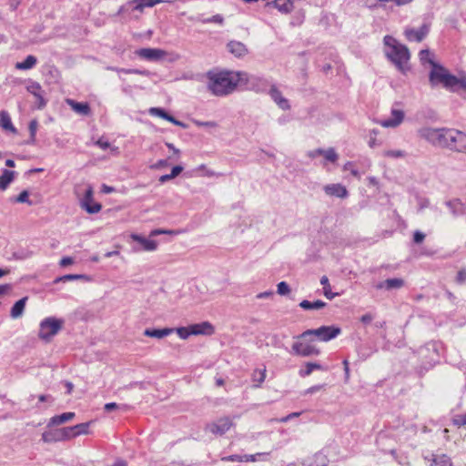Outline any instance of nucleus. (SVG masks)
I'll list each match as a JSON object with an SVG mask.
<instances>
[{
    "instance_id": "obj_64",
    "label": "nucleus",
    "mask_w": 466,
    "mask_h": 466,
    "mask_svg": "<svg viewBox=\"0 0 466 466\" xmlns=\"http://www.w3.org/2000/svg\"><path fill=\"white\" fill-rule=\"evenodd\" d=\"M170 179H173L171 177H170V174H167V175H163L159 177V181L161 183H165Z\"/></svg>"
},
{
    "instance_id": "obj_1",
    "label": "nucleus",
    "mask_w": 466,
    "mask_h": 466,
    "mask_svg": "<svg viewBox=\"0 0 466 466\" xmlns=\"http://www.w3.org/2000/svg\"><path fill=\"white\" fill-rule=\"evenodd\" d=\"M208 88L216 96H226L238 87L247 86L249 77L247 73L236 71L208 72Z\"/></svg>"
},
{
    "instance_id": "obj_24",
    "label": "nucleus",
    "mask_w": 466,
    "mask_h": 466,
    "mask_svg": "<svg viewBox=\"0 0 466 466\" xmlns=\"http://www.w3.org/2000/svg\"><path fill=\"white\" fill-rule=\"evenodd\" d=\"M271 5L285 14L290 13L294 7L292 0H274Z\"/></svg>"
},
{
    "instance_id": "obj_14",
    "label": "nucleus",
    "mask_w": 466,
    "mask_h": 466,
    "mask_svg": "<svg viewBox=\"0 0 466 466\" xmlns=\"http://www.w3.org/2000/svg\"><path fill=\"white\" fill-rule=\"evenodd\" d=\"M66 102L72 108V110L81 116H89L91 114L90 106L86 102H77L70 98H67Z\"/></svg>"
},
{
    "instance_id": "obj_60",
    "label": "nucleus",
    "mask_w": 466,
    "mask_h": 466,
    "mask_svg": "<svg viewBox=\"0 0 466 466\" xmlns=\"http://www.w3.org/2000/svg\"><path fill=\"white\" fill-rule=\"evenodd\" d=\"M167 166V160H159L157 161L153 167L155 168H161Z\"/></svg>"
},
{
    "instance_id": "obj_51",
    "label": "nucleus",
    "mask_w": 466,
    "mask_h": 466,
    "mask_svg": "<svg viewBox=\"0 0 466 466\" xmlns=\"http://www.w3.org/2000/svg\"><path fill=\"white\" fill-rule=\"evenodd\" d=\"M183 170V167H180V166H176L172 168L171 170V173H170V177L172 178H175L176 177H177Z\"/></svg>"
},
{
    "instance_id": "obj_38",
    "label": "nucleus",
    "mask_w": 466,
    "mask_h": 466,
    "mask_svg": "<svg viewBox=\"0 0 466 466\" xmlns=\"http://www.w3.org/2000/svg\"><path fill=\"white\" fill-rule=\"evenodd\" d=\"M92 421L80 423L73 426L74 431L76 433V437L79 435H87L89 434V427L91 425Z\"/></svg>"
},
{
    "instance_id": "obj_16",
    "label": "nucleus",
    "mask_w": 466,
    "mask_h": 466,
    "mask_svg": "<svg viewBox=\"0 0 466 466\" xmlns=\"http://www.w3.org/2000/svg\"><path fill=\"white\" fill-rule=\"evenodd\" d=\"M138 56L147 60H157L165 56V52L160 49L141 48L137 51Z\"/></svg>"
},
{
    "instance_id": "obj_58",
    "label": "nucleus",
    "mask_w": 466,
    "mask_h": 466,
    "mask_svg": "<svg viewBox=\"0 0 466 466\" xmlns=\"http://www.w3.org/2000/svg\"><path fill=\"white\" fill-rule=\"evenodd\" d=\"M96 145L103 149H106V148L109 147V146H110V144L107 141L103 140V139L97 140Z\"/></svg>"
},
{
    "instance_id": "obj_8",
    "label": "nucleus",
    "mask_w": 466,
    "mask_h": 466,
    "mask_svg": "<svg viewBox=\"0 0 466 466\" xmlns=\"http://www.w3.org/2000/svg\"><path fill=\"white\" fill-rule=\"evenodd\" d=\"M447 130L448 129L445 128H425L420 131V135L424 139H426L430 143L438 147H445Z\"/></svg>"
},
{
    "instance_id": "obj_55",
    "label": "nucleus",
    "mask_w": 466,
    "mask_h": 466,
    "mask_svg": "<svg viewBox=\"0 0 466 466\" xmlns=\"http://www.w3.org/2000/svg\"><path fill=\"white\" fill-rule=\"evenodd\" d=\"M457 281L462 283L466 281V270H460L457 275Z\"/></svg>"
},
{
    "instance_id": "obj_7",
    "label": "nucleus",
    "mask_w": 466,
    "mask_h": 466,
    "mask_svg": "<svg viewBox=\"0 0 466 466\" xmlns=\"http://www.w3.org/2000/svg\"><path fill=\"white\" fill-rule=\"evenodd\" d=\"M292 350L295 354L302 357L318 356L320 350L311 344L305 339H299V336L296 338V340L292 344Z\"/></svg>"
},
{
    "instance_id": "obj_49",
    "label": "nucleus",
    "mask_w": 466,
    "mask_h": 466,
    "mask_svg": "<svg viewBox=\"0 0 466 466\" xmlns=\"http://www.w3.org/2000/svg\"><path fill=\"white\" fill-rule=\"evenodd\" d=\"M425 238V235L420 231H416L413 235V240L415 243L420 244Z\"/></svg>"
},
{
    "instance_id": "obj_17",
    "label": "nucleus",
    "mask_w": 466,
    "mask_h": 466,
    "mask_svg": "<svg viewBox=\"0 0 466 466\" xmlns=\"http://www.w3.org/2000/svg\"><path fill=\"white\" fill-rule=\"evenodd\" d=\"M189 329H191L193 335H211L214 333L213 326L207 321L190 325Z\"/></svg>"
},
{
    "instance_id": "obj_2",
    "label": "nucleus",
    "mask_w": 466,
    "mask_h": 466,
    "mask_svg": "<svg viewBox=\"0 0 466 466\" xmlns=\"http://www.w3.org/2000/svg\"><path fill=\"white\" fill-rule=\"evenodd\" d=\"M385 54L387 57L401 71L409 69L410 52L408 48L400 44L394 37L386 35L384 37Z\"/></svg>"
},
{
    "instance_id": "obj_30",
    "label": "nucleus",
    "mask_w": 466,
    "mask_h": 466,
    "mask_svg": "<svg viewBox=\"0 0 466 466\" xmlns=\"http://www.w3.org/2000/svg\"><path fill=\"white\" fill-rule=\"evenodd\" d=\"M56 434L57 437L56 438V441H66L76 438V433L74 431L73 426L62 428L57 431Z\"/></svg>"
},
{
    "instance_id": "obj_19",
    "label": "nucleus",
    "mask_w": 466,
    "mask_h": 466,
    "mask_svg": "<svg viewBox=\"0 0 466 466\" xmlns=\"http://www.w3.org/2000/svg\"><path fill=\"white\" fill-rule=\"evenodd\" d=\"M0 127L6 132L16 134V128L14 127L11 117L6 111L0 112Z\"/></svg>"
},
{
    "instance_id": "obj_12",
    "label": "nucleus",
    "mask_w": 466,
    "mask_h": 466,
    "mask_svg": "<svg viewBox=\"0 0 466 466\" xmlns=\"http://www.w3.org/2000/svg\"><path fill=\"white\" fill-rule=\"evenodd\" d=\"M428 33L429 27L426 25H423L419 29L406 28L404 32L407 40L416 42H421Z\"/></svg>"
},
{
    "instance_id": "obj_26",
    "label": "nucleus",
    "mask_w": 466,
    "mask_h": 466,
    "mask_svg": "<svg viewBox=\"0 0 466 466\" xmlns=\"http://www.w3.org/2000/svg\"><path fill=\"white\" fill-rule=\"evenodd\" d=\"M75 418L74 412H65L50 419L49 425H60Z\"/></svg>"
},
{
    "instance_id": "obj_34",
    "label": "nucleus",
    "mask_w": 466,
    "mask_h": 466,
    "mask_svg": "<svg viewBox=\"0 0 466 466\" xmlns=\"http://www.w3.org/2000/svg\"><path fill=\"white\" fill-rule=\"evenodd\" d=\"M287 466H326V458L321 455H316L313 458V461L308 465H305L304 463L300 462H292L288 464Z\"/></svg>"
},
{
    "instance_id": "obj_47",
    "label": "nucleus",
    "mask_w": 466,
    "mask_h": 466,
    "mask_svg": "<svg viewBox=\"0 0 466 466\" xmlns=\"http://www.w3.org/2000/svg\"><path fill=\"white\" fill-rule=\"evenodd\" d=\"M37 127H38V123L36 120H32L29 123V130H30L32 140H35V138Z\"/></svg>"
},
{
    "instance_id": "obj_54",
    "label": "nucleus",
    "mask_w": 466,
    "mask_h": 466,
    "mask_svg": "<svg viewBox=\"0 0 466 466\" xmlns=\"http://www.w3.org/2000/svg\"><path fill=\"white\" fill-rule=\"evenodd\" d=\"M378 2H393L397 5H403L410 3L411 0H377Z\"/></svg>"
},
{
    "instance_id": "obj_39",
    "label": "nucleus",
    "mask_w": 466,
    "mask_h": 466,
    "mask_svg": "<svg viewBox=\"0 0 466 466\" xmlns=\"http://www.w3.org/2000/svg\"><path fill=\"white\" fill-rule=\"evenodd\" d=\"M383 157L389 158H402L406 157V152L400 149L386 150L383 152Z\"/></svg>"
},
{
    "instance_id": "obj_61",
    "label": "nucleus",
    "mask_w": 466,
    "mask_h": 466,
    "mask_svg": "<svg viewBox=\"0 0 466 466\" xmlns=\"http://www.w3.org/2000/svg\"><path fill=\"white\" fill-rule=\"evenodd\" d=\"M343 365H344V370H345L346 380H348L350 378L349 361L347 360H345L343 361Z\"/></svg>"
},
{
    "instance_id": "obj_52",
    "label": "nucleus",
    "mask_w": 466,
    "mask_h": 466,
    "mask_svg": "<svg viewBox=\"0 0 466 466\" xmlns=\"http://www.w3.org/2000/svg\"><path fill=\"white\" fill-rule=\"evenodd\" d=\"M262 453H257L255 455H244L243 456V461L249 462V461H256L258 456H261Z\"/></svg>"
},
{
    "instance_id": "obj_11",
    "label": "nucleus",
    "mask_w": 466,
    "mask_h": 466,
    "mask_svg": "<svg viewBox=\"0 0 466 466\" xmlns=\"http://www.w3.org/2000/svg\"><path fill=\"white\" fill-rule=\"evenodd\" d=\"M232 426V420L228 417H223L214 422L208 423L206 430L216 435H223Z\"/></svg>"
},
{
    "instance_id": "obj_3",
    "label": "nucleus",
    "mask_w": 466,
    "mask_h": 466,
    "mask_svg": "<svg viewBox=\"0 0 466 466\" xmlns=\"http://www.w3.org/2000/svg\"><path fill=\"white\" fill-rule=\"evenodd\" d=\"M431 81L432 84H441L444 87L452 91H466V76L457 77L451 75L448 70L441 66H434L431 72Z\"/></svg>"
},
{
    "instance_id": "obj_20",
    "label": "nucleus",
    "mask_w": 466,
    "mask_h": 466,
    "mask_svg": "<svg viewBox=\"0 0 466 466\" xmlns=\"http://www.w3.org/2000/svg\"><path fill=\"white\" fill-rule=\"evenodd\" d=\"M131 238L133 240L140 243L143 246V249H145L147 251H152L157 248V243L156 240L147 239V238L140 237L137 234H132Z\"/></svg>"
},
{
    "instance_id": "obj_5",
    "label": "nucleus",
    "mask_w": 466,
    "mask_h": 466,
    "mask_svg": "<svg viewBox=\"0 0 466 466\" xmlns=\"http://www.w3.org/2000/svg\"><path fill=\"white\" fill-rule=\"evenodd\" d=\"M339 333V328L333 326H322L316 329H307L299 335V339H305L308 336L314 335L321 341H329L336 338Z\"/></svg>"
},
{
    "instance_id": "obj_57",
    "label": "nucleus",
    "mask_w": 466,
    "mask_h": 466,
    "mask_svg": "<svg viewBox=\"0 0 466 466\" xmlns=\"http://www.w3.org/2000/svg\"><path fill=\"white\" fill-rule=\"evenodd\" d=\"M84 276L82 275H66L61 279V280H72V279H83Z\"/></svg>"
},
{
    "instance_id": "obj_25",
    "label": "nucleus",
    "mask_w": 466,
    "mask_h": 466,
    "mask_svg": "<svg viewBox=\"0 0 466 466\" xmlns=\"http://www.w3.org/2000/svg\"><path fill=\"white\" fill-rule=\"evenodd\" d=\"M315 370H326L327 368L321 366L319 363L308 362V363H306L305 368L301 369L299 373L300 377L305 378V377L309 376L312 373V371Z\"/></svg>"
},
{
    "instance_id": "obj_21",
    "label": "nucleus",
    "mask_w": 466,
    "mask_h": 466,
    "mask_svg": "<svg viewBox=\"0 0 466 466\" xmlns=\"http://www.w3.org/2000/svg\"><path fill=\"white\" fill-rule=\"evenodd\" d=\"M15 177V172L5 169L0 176V190H5Z\"/></svg>"
},
{
    "instance_id": "obj_40",
    "label": "nucleus",
    "mask_w": 466,
    "mask_h": 466,
    "mask_svg": "<svg viewBox=\"0 0 466 466\" xmlns=\"http://www.w3.org/2000/svg\"><path fill=\"white\" fill-rule=\"evenodd\" d=\"M452 423L459 428L466 426V412L455 415L452 418Z\"/></svg>"
},
{
    "instance_id": "obj_9",
    "label": "nucleus",
    "mask_w": 466,
    "mask_h": 466,
    "mask_svg": "<svg viewBox=\"0 0 466 466\" xmlns=\"http://www.w3.org/2000/svg\"><path fill=\"white\" fill-rule=\"evenodd\" d=\"M405 112L400 107L399 103L393 105L390 112V116L385 119H381L379 121V124L384 127H399L404 120Z\"/></svg>"
},
{
    "instance_id": "obj_31",
    "label": "nucleus",
    "mask_w": 466,
    "mask_h": 466,
    "mask_svg": "<svg viewBox=\"0 0 466 466\" xmlns=\"http://www.w3.org/2000/svg\"><path fill=\"white\" fill-rule=\"evenodd\" d=\"M26 300L27 298L25 297L15 303V305L11 309V316L13 318H18L23 314Z\"/></svg>"
},
{
    "instance_id": "obj_15",
    "label": "nucleus",
    "mask_w": 466,
    "mask_h": 466,
    "mask_svg": "<svg viewBox=\"0 0 466 466\" xmlns=\"http://www.w3.org/2000/svg\"><path fill=\"white\" fill-rule=\"evenodd\" d=\"M324 191L329 196L344 198L348 196L347 188L341 184H329L324 187Z\"/></svg>"
},
{
    "instance_id": "obj_13",
    "label": "nucleus",
    "mask_w": 466,
    "mask_h": 466,
    "mask_svg": "<svg viewBox=\"0 0 466 466\" xmlns=\"http://www.w3.org/2000/svg\"><path fill=\"white\" fill-rule=\"evenodd\" d=\"M318 156H322L325 159L323 166L326 167V162L336 163L339 159L338 154L335 152L333 148H329L327 150L317 149L309 153L310 157H316Z\"/></svg>"
},
{
    "instance_id": "obj_41",
    "label": "nucleus",
    "mask_w": 466,
    "mask_h": 466,
    "mask_svg": "<svg viewBox=\"0 0 466 466\" xmlns=\"http://www.w3.org/2000/svg\"><path fill=\"white\" fill-rule=\"evenodd\" d=\"M377 136L378 131L372 130L370 132L369 146L370 147L381 145L382 142L377 139Z\"/></svg>"
},
{
    "instance_id": "obj_50",
    "label": "nucleus",
    "mask_w": 466,
    "mask_h": 466,
    "mask_svg": "<svg viewBox=\"0 0 466 466\" xmlns=\"http://www.w3.org/2000/svg\"><path fill=\"white\" fill-rule=\"evenodd\" d=\"M175 232L172 230H165V229H154L150 232V237H155L160 234H174Z\"/></svg>"
},
{
    "instance_id": "obj_43",
    "label": "nucleus",
    "mask_w": 466,
    "mask_h": 466,
    "mask_svg": "<svg viewBox=\"0 0 466 466\" xmlns=\"http://www.w3.org/2000/svg\"><path fill=\"white\" fill-rule=\"evenodd\" d=\"M343 169L344 170H349L351 175L357 178H360V172L355 168L354 167V164L352 162H347L344 167H343Z\"/></svg>"
},
{
    "instance_id": "obj_36",
    "label": "nucleus",
    "mask_w": 466,
    "mask_h": 466,
    "mask_svg": "<svg viewBox=\"0 0 466 466\" xmlns=\"http://www.w3.org/2000/svg\"><path fill=\"white\" fill-rule=\"evenodd\" d=\"M299 306L304 309H319L324 308L326 303L321 300H317L314 302L303 300L300 302Z\"/></svg>"
},
{
    "instance_id": "obj_33",
    "label": "nucleus",
    "mask_w": 466,
    "mask_h": 466,
    "mask_svg": "<svg viewBox=\"0 0 466 466\" xmlns=\"http://www.w3.org/2000/svg\"><path fill=\"white\" fill-rule=\"evenodd\" d=\"M320 283L323 286V294L329 299H332L334 297L338 296L339 293H333L331 290V287L329 285V281L327 276H323L320 279Z\"/></svg>"
},
{
    "instance_id": "obj_18",
    "label": "nucleus",
    "mask_w": 466,
    "mask_h": 466,
    "mask_svg": "<svg viewBox=\"0 0 466 466\" xmlns=\"http://www.w3.org/2000/svg\"><path fill=\"white\" fill-rule=\"evenodd\" d=\"M405 282L402 279H388L383 282H380L377 285V289H400L404 286Z\"/></svg>"
},
{
    "instance_id": "obj_32",
    "label": "nucleus",
    "mask_w": 466,
    "mask_h": 466,
    "mask_svg": "<svg viewBox=\"0 0 466 466\" xmlns=\"http://www.w3.org/2000/svg\"><path fill=\"white\" fill-rule=\"evenodd\" d=\"M270 95L274 101L283 109L289 108V102L282 97L281 93L275 87L271 88Z\"/></svg>"
},
{
    "instance_id": "obj_4",
    "label": "nucleus",
    "mask_w": 466,
    "mask_h": 466,
    "mask_svg": "<svg viewBox=\"0 0 466 466\" xmlns=\"http://www.w3.org/2000/svg\"><path fill=\"white\" fill-rule=\"evenodd\" d=\"M445 147L466 153V134L457 129H448Z\"/></svg>"
},
{
    "instance_id": "obj_22",
    "label": "nucleus",
    "mask_w": 466,
    "mask_h": 466,
    "mask_svg": "<svg viewBox=\"0 0 466 466\" xmlns=\"http://www.w3.org/2000/svg\"><path fill=\"white\" fill-rule=\"evenodd\" d=\"M228 49L231 54L238 57L243 56L247 53L246 46L242 43L236 41L228 43Z\"/></svg>"
},
{
    "instance_id": "obj_45",
    "label": "nucleus",
    "mask_w": 466,
    "mask_h": 466,
    "mask_svg": "<svg viewBox=\"0 0 466 466\" xmlns=\"http://www.w3.org/2000/svg\"><path fill=\"white\" fill-rule=\"evenodd\" d=\"M15 202H19V203H29V204H31V202L29 200V194H28V192L26 190L22 191L17 196V198H15Z\"/></svg>"
},
{
    "instance_id": "obj_56",
    "label": "nucleus",
    "mask_w": 466,
    "mask_h": 466,
    "mask_svg": "<svg viewBox=\"0 0 466 466\" xmlns=\"http://www.w3.org/2000/svg\"><path fill=\"white\" fill-rule=\"evenodd\" d=\"M373 319V316L370 313H367L361 317V321L365 324L370 323Z\"/></svg>"
},
{
    "instance_id": "obj_46",
    "label": "nucleus",
    "mask_w": 466,
    "mask_h": 466,
    "mask_svg": "<svg viewBox=\"0 0 466 466\" xmlns=\"http://www.w3.org/2000/svg\"><path fill=\"white\" fill-rule=\"evenodd\" d=\"M290 292L289 285L282 281L278 285V293L280 295H287Z\"/></svg>"
},
{
    "instance_id": "obj_53",
    "label": "nucleus",
    "mask_w": 466,
    "mask_h": 466,
    "mask_svg": "<svg viewBox=\"0 0 466 466\" xmlns=\"http://www.w3.org/2000/svg\"><path fill=\"white\" fill-rule=\"evenodd\" d=\"M73 263H74V260H73V258H70V257H65V258H63L61 259V261H60V265H61L62 267H66V266H69V265H71V264H73Z\"/></svg>"
},
{
    "instance_id": "obj_62",
    "label": "nucleus",
    "mask_w": 466,
    "mask_h": 466,
    "mask_svg": "<svg viewBox=\"0 0 466 466\" xmlns=\"http://www.w3.org/2000/svg\"><path fill=\"white\" fill-rule=\"evenodd\" d=\"M10 289L9 285H0V297L8 292Z\"/></svg>"
},
{
    "instance_id": "obj_42",
    "label": "nucleus",
    "mask_w": 466,
    "mask_h": 466,
    "mask_svg": "<svg viewBox=\"0 0 466 466\" xmlns=\"http://www.w3.org/2000/svg\"><path fill=\"white\" fill-rule=\"evenodd\" d=\"M420 59L422 63H430L434 66L433 62L431 61V54L429 50H421L420 52Z\"/></svg>"
},
{
    "instance_id": "obj_63",
    "label": "nucleus",
    "mask_w": 466,
    "mask_h": 466,
    "mask_svg": "<svg viewBox=\"0 0 466 466\" xmlns=\"http://www.w3.org/2000/svg\"><path fill=\"white\" fill-rule=\"evenodd\" d=\"M208 21L221 24L223 22V18L220 15H214L211 19H208Z\"/></svg>"
},
{
    "instance_id": "obj_35",
    "label": "nucleus",
    "mask_w": 466,
    "mask_h": 466,
    "mask_svg": "<svg viewBox=\"0 0 466 466\" xmlns=\"http://www.w3.org/2000/svg\"><path fill=\"white\" fill-rule=\"evenodd\" d=\"M266 368L255 370L252 373V381L256 383V387H259L266 378Z\"/></svg>"
},
{
    "instance_id": "obj_28",
    "label": "nucleus",
    "mask_w": 466,
    "mask_h": 466,
    "mask_svg": "<svg viewBox=\"0 0 466 466\" xmlns=\"http://www.w3.org/2000/svg\"><path fill=\"white\" fill-rule=\"evenodd\" d=\"M172 332H173L172 329H147L144 331V334L147 337L161 339L165 336L171 334Z\"/></svg>"
},
{
    "instance_id": "obj_29",
    "label": "nucleus",
    "mask_w": 466,
    "mask_h": 466,
    "mask_svg": "<svg viewBox=\"0 0 466 466\" xmlns=\"http://www.w3.org/2000/svg\"><path fill=\"white\" fill-rule=\"evenodd\" d=\"M37 63V59L34 56H28L25 61L15 64V68L18 70H28L33 68Z\"/></svg>"
},
{
    "instance_id": "obj_6",
    "label": "nucleus",
    "mask_w": 466,
    "mask_h": 466,
    "mask_svg": "<svg viewBox=\"0 0 466 466\" xmlns=\"http://www.w3.org/2000/svg\"><path fill=\"white\" fill-rule=\"evenodd\" d=\"M63 322L55 318H47L40 324L39 338L48 340L56 335L62 327Z\"/></svg>"
},
{
    "instance_id": "obj_48",
    "label": "nucleus",
    "mask_w": 466,
    "mask_h": 466,
    "mask_svg": "<svg viewBox=\"0 0 466 466\" xmlns=\"http://www.w3.org/2000/svg\"><path fill=\"white\" fill-rule=\"evenodd\" d=\"M221 460L224 461H238V462H242L243 461V456L242 455L234 454V455L223 457Z\"/></svg>"
},
{
    "instance_id": "obj_37",
    "label": "nucleus",
    "mask_w": 466,
    "mask_h": 466,
    "mask_svg": "<svg viewBox=\"0 0 466 466\" xmlns=\"http://www.w3.org/2000/svg\"><path fill=\"white\" fill-rule=\"evenodd\" d=\"M149 113L153 116H157L162 118H165L172 123H177L173 116H169L164 109L159 107H151L149 109Z\"/></svg>"
},
{
    "instance_id": "obj_27",
    "label": "nucleus",
    "mask_w": 466,
    "mask_h": 466,
    "mask_svg": "<svg viewBox=\"0 0 466 466\" xmlns=\"http://www.w3.org/2000/svg\"><path fill=\"white\" fill-rule=\"evenodd\" d=\"M28 92H30L32 95H34L37 100L39 101V107H42L45 106V101L42 96V87L38 83H33L27 86Z\"/></svg>"
},
{
    "instance_id": "obj_23",
    "label": "nucleus",
    "mask_w": 466,
    "mask_h": 466,
    "mask_svg": "<svg viewBox=\"0 0 466 466\" xmlns=\"http://www.w3.org/2000/svg\"><path fill=\"white\" fill-rule=\"evenodd\" d=\"M163 2V0H132L130 4H134V10L142 12L145 7H153Z\"/></svg>"
},
{
    "instance_id": "obj_44",
    "label": "nucleus",
    "mask_w": 466,
    "mask_h": 466,
    "mask_svg": "<svg viewBox=\"0 0 466 466\" xmlns=\"http://www.w3.org/2000/svg\"><path fill=\"white\" fill-rule=\"evenodd\" d=\"M177 333L182 339H187L189 335H193L191 333V329H189V326L177 329Z\"/></svg>"
},
{
    "instance_id": "obj_10",
    "label": "nucleus",
    "mask_w": 466,
    "mask_h": 466,
    "mask_svg": "<svg viewBox=\"0 0 466 466\" xmlns=\"http://www.w3.org/2000/svg\"><path fill=\"white\" fill-rule=\"evenodd\" d=\"M81 207L90 214L98 213L102 206L96 202L93 198V188L91 186H87L84 196L80 198Z\"/></svg>"
},
{
    "instance_id": "obj_59",
    "label": "nucleus",
    "mask_w": 466,
    "mask_h": 466,
    "mask_svg": "<svg viewBox=\"0 0 466 466\" xmlns=\"http://www.w3.org/2000/svg\"><path fill=\"white\" fill-rule=\"evenodd\" d=\"M117 408H118V405H117L116 403H115V402L106 403V404L105 405V410H106V411H111V410H113L117 409Z\"/></svg>"
}]
</instances>
